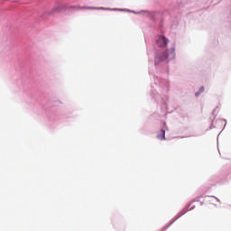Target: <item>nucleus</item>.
<instances>
[{"label": "nucleus", "mask_w": 231, "mask_h": 231, "mask_svg": "<svg viewBox=\"0 0 231 231\" xmlns=\"http://www.w3.org/2000/svg\"><path fill=\"white\" fill-rule=\"evenodd\" d=\"M80 10H86V8H88V6H83V7H79Z\"/></svg>", "instance_id": "11"}, {"label": "nucleus", "mask_w": 231, "mask_h": 231, "mask_svg": "<svg viewBox=\"0 0 231 231\" xmlns=\"http://www.w3.org/2000/svg\"><path fill=\"white\" fill-rule=\"evenodd\" d=\"M155 42L158 48H167V46H169V40L164 35H158L155 39Z\"/></svg>", "instance_id": "2"}, {"label": "nucleus", "mask_w": 231, "mask_h": 231, "mask_svg": "<svg viewBox=\"0 0 231 231\" xmlns=\"http://www.w3.org/2000/svg\"><path fill=\"white\" fill-rule=\"evenodd\" d=\"M205 87H200L199 91L195 93V96L198 97L200 93H204Z\"/></svg>", "instance_id": "6"}, {"label": "nucleus", "mask_w": 231, "mask_h": 231, "mask_svg": "<svg viewBox=\"0 0 231 231\" xmlns=\"http://www.w3.org/2000/svg\"><path fill=\"white\" fill-rule=\"evenodd\" d=\"M59 10H60V6L52 8L51 11L49 13V15H51V14H55V12H59Z\"/></svg>", "instance_id": "5"}, {"label": "nucleus", "mask_w": 231, "mask_h": 231, "mask_svg": "<svg viewBox=\"0 0 231 231\" xmlns=\"http://www.w3.org/2000/svg\"><path fill=\"white\" fill-rule=\"evenodd\" d=\"M157 137L159 140H165V130L162 129Z\"/></svg>", "instance_id": "4"}, {"label": "nucleus", "mask_w": 231, "mask_h": 231, "mask_svg": "<svg viewBox=\"0 0 231 231\" xmlns=\"http://www.w3.org/2000/svg\"><path fill=\"white\" fill-rule=\"evenodd\" d=\"M176 59V43H170L169 47L165 50V51L161 52L155 58V64H160V62L167 61L171 62V60H174Z\"/></svg>", "instance_id": "1"}, {"label": "nucleus", "mask_w": 231, "mask_h": 231, "mask_svg": "<svg viewBox=\"0 0 231 231\" xmlns=\"http://www.w3.org/2000/svg\"><path fill=\"white\" fill-rule=\"evenodd\" d=\"M86 10H97V7L88 6L86 7Z\"/></svg>", "instance_id": "9"}, {"label": "nucleus", "mask_w": 231, "mask_h": 231, "mask_svg": "<svg viewBox=\"0 0 231 231\" xmlns=\"http://www.w3.org/2000/svg\"><path fill=\"white\" fill-rule=\"evenodd\" d=\"M220 122H221V124H224V125H226V120H225V119H220Z\"/></svg>", "instance_id": "10"}, {"label": "nucleus", "mask_w": 231, "mask_h": 231, "mask_svg": "<svg viewBox=\"0 0 231 231\" xmlns=\"http://www.w3.org/2000/svg\"><path fill=\"white\" fill-rule=\"evenodd\" d=\"M208 198H210L211 199V201H217L218 203H221V200H219V199L214 197V196H211V197H208Z\"/></svg>", "instance_id": "7"}, {"label": "nucleus", "mask_w": 231, "mask_h": 231, "mask_svg": "<svg viewBox=\"0 0 231 231\" xmlns=\"http://www.w3.org/2000/svg\"><path fill=\"white\" fill-rule=\"evenodd\" d=\"M77 8H79V7L77 5H70L68 7L69 10H77Z\"/></svg>", "instance_id": "8"}, {"label": "nucleus", "mask_w": 231, "mask_h": 231, "mask_svg": "<svg viewBox=\"0 0 231 231\" xmlns=\"http://www.w3.org/2000/svg\"><path fill=\"white\" fill-rule=\"evenodd\" d=\"M96 10H106L108 12H133V14H136V12L134 11H131L127 9H120V8L96 7Z\"/></svg>", "instance_id": "3"}]
</instances>
